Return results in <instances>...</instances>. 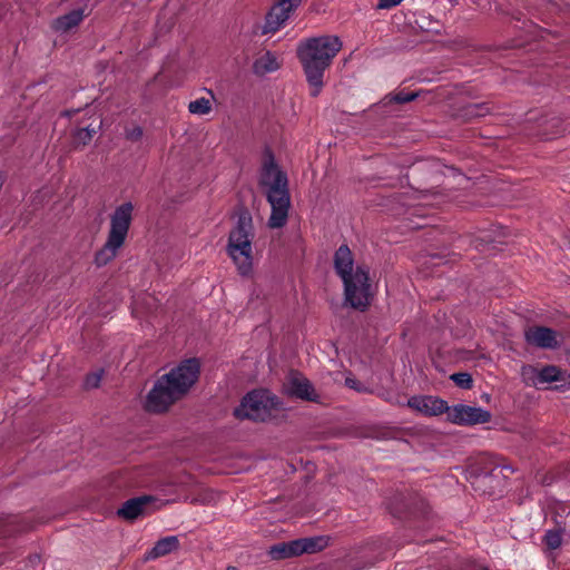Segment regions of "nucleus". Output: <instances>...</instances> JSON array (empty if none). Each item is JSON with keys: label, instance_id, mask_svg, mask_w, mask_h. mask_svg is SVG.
Returning <instances> with one entry per match:
<instances>
[{"label": "nucleus", "instance_id": "1", "mask_svg": "<svg viewBox=\"0 0 570 570\" xmlns=\"http://www.w3.org/2000/svg\"><path fill=\"white\" fill-rule=\"evenodd\" d=\"M198 375L199 363L196 358L183 361L155 383L148 393L146 409L154 413L166 411L188 392L196 383Z\"/></svg>", "mask_w": 570, "mask_h": 570}, {"label": "nucleus", "instance_id": "2", "mask_svg": "<svg viewBox=\"0 0 570 570\" xmlns=\"http://www.w3.org/2000/svg\"><path fill=\"white\" fill-rule=\"evenodd\" d=\"M259 186L271 206L267 225L272 229L286 225L291 208V195L286 174L276 164L272 154H266L259 174Z\"/></svg>", "mask_w": 570, "mask_h": 570}, {"label": "nucleus", "instance_id": "3", "mask_svg": "<svg viewBox=\"0 0 570 570\" xmlns=\"http://www.w3.org/2000/svg\"><path fill=\"white\" fill-rule=\"evenodd\" d=\"M341 49L342 41L336 36H321L299 42L297 56L303 65L312 96L320 94L324 72Z\"/></svg>", "mask_w": 570, "mask_h": 570}, {"label": "nucleus", "instance_id": "4", "mask_svg": "<svg viewBox=\"0 0 570 570\" xmlns=\"http://www.w3.org/2000/svg\"><path fill=\"white\" fill-rule=\"evenodd\" d=\"M334 268L344 284L346 303L353 308L366 309L372 296L368 269L363 265H355L347 245H341L335 252Z\"/></svg>", "mask_w": 570, "mask_h": 570}, {"label": "nucleus", "instance_id": "5", "mask_svg": "<svg viewBox=\"0 0 570 570\" xmlns=\"http://www.w3.org/2000/svg\"><path fill=\"white\" fill-rule=\"evenodd\" d=\"M253 238L252 217L248 214H242L229 234L227 253L243 276H248L253 271Z\"/></svg>", "mask_w": 570, "mask_h": 570}, {"label": "nucleus", "instance_id": "6", "mask_svg": "<svg viewBox=\"0 0 570 570\" xmlns=\"http://www.w3.org/2000/svg\"><path fill=\"white\" fill-rule=\"evenodd\" d=\"M134 206L124 203L118 206L110 217V229L104 247L97 252L95 263L105 266L111 262L124 245L132 219Z\"/></svg>", "mask_w": 570, "mask_h": 570}, {"label": "nucleus", "instance_id": "7", "mask_svg": "<svg viewBox=\"0 0 570 570\" xmlns=\"http://www.w3.org/2000/svg\"><path fill=\"white\" fill-rule=\"evenodd\" d=\"M278 407L279 402L275 395L266 390H257L244 396L240 405L235 409L234 414L238 419L265 421Z\"/></svg>", "mask_w": 570, "mask_h": 570}, {"label": "nucleus", "instance_id": "8", "mask_svg": "<svg viewBox=\"0 0 570 570\" xmlns=\"http://www.w3.org/2000/svg\"><path fill=\"white\" fill-rule=\"evenodd\" d=\"M520 374L528 386L538 389L551 383L570 384V375L556 365H546L541 368L533 365H523Z\"/></svg>", "mask_w": 570, "mask_h": 570}, {"label": "nucleus", "instance_id": "9", "mask_svg": "<svg viewBox=\"0 0 570 570\" xmlns=\"http://www.w3.org/2000/svg\"><path fill=\"white\" fill-rule=\"evenodd\" d=\"M446 414L450 422L459 425L487 423L491 419L490 412L481 407H474L464 404L448 407Z\"/></svg>", "mask_w": 570, "mask_h": 570}, {"label": "nucleus", "instance_id": "10", "mask_svg": "<svg viewBox=\"0 0 570 570\" xmlns=\"http://www.w3.org/2000/svg\"><path fill=\"white\" fill-rule=\"evenodd\" d=\"M528 344L544 350H556L560 346L559 334L546 326H530L524 331Z\"/></svg>", "mask_w": 570, "mask_h": 570}, {"label": "nucleus", "instance_id": "11", "mask_svg": "<svg viewBox=\"0 0 570 570\" xmlns=\"http://www.w3.org/2000/svg\"><path fill=\"white\" fill-rule=\"evenodd\" d=\"M284 390L287 394L305 401L316 402L320 399L312 383L299 373L288 375Z\"/></svg>", "mask_w": 570, "mask_h": 570}, {"label": "nucleus", "instance_id": "12", "mask_svg": "<svg viewBox=\"0 0 570 570\" xmlns=\"http://www.w3.org/2000/svg\"><path fill=\"white\" fill-rule=\"evenodd\" d=\"M294 9L296 8L293 4L284 0H278L266 17L263 32L269 33L277 31L286 22Z\"/></svg>", "mask_w": 570, "mask_h": 570}, {"label": "nucleus", "instance_id": "13", "mask_svg": "<svg viewBox=\"0 0 570 570\" xmlns=\"http://www.w3.org/2000/svg\"><path fill=\"white\" fill-rule=\"evenodd\" d=\"M407 405L414 411L429 415H440L448 411L446 403L433 396H413L407 401Z\"/></svg>", "mask_w": 570, "mask_h": 570}, {"label": "nucleus", "instance_id": "14", "mask_svg": "<svg viewBox=\"0 0 570 570\" xmlns=\"http://www.w3.org/2000/svg\"><path fill=\"white\" fill-rule=\"evenodd\" d=\"M179 548V539L176 535L165 537L158 540L155 546L146 552L144 559L146 561L165 557Z\"/></svg>", "mask_w": 570, "mask_h": 570}, {"label": "nucleus", "instance_id": "15", "mask_svg": "<svg viewBox=\"0 0 570 570\" xmlns=\"http://www.w3.org/2000/svg\"><path fill=\"white\" fill-rule=\"evenodd\" d=\"M282 62L277 55L272 51H265L253 63V71L258 76H264L279 69Z\"/></svg>", "mask_w": 570, "mask_h": 570}, {"label": "nucleus", "instance_id": "16", "mask_svg": "<svg viewBox=\"0 0 570 570\" xmlns=\"http://www.w3.org/2000/svg\"><path fill=\"white\" fill-rule=\"evenodd\" d=\"M150 501L149 497L130 499L124 503L118 514L127 520H134L142 513L145 505Z\"/></svg>", "mask_w": 570, "mask_h": 570}, {"label": "nucleus", "instance_id": "17", "mask_svg": "<svg viewBox=\"0 0 570 570\" xmlns=\"http://www.w3.org/2000/svg\"><path fill=\"white\" fill-rule=\"evenodd\" d=\"M209 98L200 97L188 104V111L191 115L205 116L212 112L213 104L215 101V95L213 90H206Z\"/></svg>", "mask_w": 570, "mask_h": 570}, {"label": "nucleus", "instance_id": "18", "mask_svg": "<svg viewBox=\"0 0 570 570\" xmlns=\"http://www.w3.org/2000/svg\"><path fill=\"white\" fill-rule=\"evenodd\" d=\"M298 544L296 540L289 542H282L275 546H272L268 550V554L273 560H282L298 556L297 552Z\"/></svg>", "mask_w": 570, "mask_h": 570}, {"label": "nucleus", "instance_id": "19", "mask_svg": "<svg viewBox=\"0 0 570 570\" xmlns=\"http://www.w3.org/2000/svg\"><path fill=\"white\" fill-rule=\"evenodd\" d=\"M83 19V13L81 10H73L55 21V29L59 31H68L75 27H77Z\"/></svg>", "mask_w": 570, "mask_h": 570}, {"label": "nucleus", "instance_id": "20", "mask_svg": "<svg viewBox=\"0 0 570 570\" xmlns=\"http://www.w3.org/2000/svg\"><path fill=\"white\" fill-rule=\"evenodd\" d=\"M296 543L298 544V556L302 553H313L322 550L325 547V541L322 538L297 539Z\"/></svg>", "mask_w": 570, "mask_h": 570}, {"label": "nucleus", "instance_id": "21", "mask_svg": "<svg viewBox=\"0 0 570 570\" xmlns=\"http://www.w3.org/2000/svg\"><path fill=\"white\" fill-rule=\"evenodd\" d=\"M95 132H96V128L85 127V128L78 129L73 136L75 144L77 146L87 145L91 140Z\"/></svg>", "mask_w": 570, "mask_h": 570}, {"label": "nucleus", "instance_id": "22", "mask_svg": "<svg viewBox=\"0 0 570 570\" xmlns=\"http://www.w3.org/2000/svg\"><path fill=\"white\" fill-rule=\"evenodd\" d=\"M544 542L550 549H558L562 543V535L557 530H549L544 535Z\"/></svg>", "mask_w": 570, "mask_h": 570}, {"label": "nucleus", "instance_id": "23", "mask_svg": "<svg viewBox=\"0 0 570 570\" xmlns=\"http://www.w3.org/2000/svg\"><path fill=\"white\" fill-rule=\"evenodd\" d=\"M451 379L460 387L470 389L472 386V377L468 373H455L451 375Z\"/></svg>", "mask_w": 570, "mask_h": 570}, {"label": "nucleus", "instance_id": "24", "mask_svg": "<svg viewBox=\"0 0 570 570\" xmlns=\"http://www.w3.org/2000/svg\"><path fill=\"white\" fill-rule=\"evenodd\" d=\"M416 97L415 94H407V92H397L394 95H390L385 98L389 102H396V104H404L412 101Z\"/></svg>", "mask_w": 570, "mask_h": 570}, {"label": "nucleus", "instance_id": "25", "mask_svg": "<svg viewBox=\"0 0 570 570\" xmlns=\"http://www.w3.org/2000/svg\"><path fill=\"white\" fill-rule=\"evenodd\" d=\"M102 376V371H97L87 375L85 386L87 389H95L99 385Z\"/></svg>", "mask_w": 570, "mask_h": 570}, {"label": "nucleus", "instance_id": "26", "mask_svg": "<svg viewBox=\"0 0 570 570\" xmlns=\"http://www.w3.org/2000/svg\"><path fill=\"white\" fill-rule=\"evenodd\" d=\"M142 129L138 126L126 129V137L131 141H138L142 137Z\"/></svg>", "mask_w": 570, "mask_h": 570}, {"label": "nucleus", "instance_id": "27", "mask_svg": "<svg viewBox=\"0 0 570 570\" xmlns=\"http://www.w3.org/2000/svg\"><path fill=\"white\" fill-rule=\"evenodd\" d=\"M403 0H380L377 7L380 9H387L400 4Z\"/></svg>", "mask_w": 570, "mask_h": 570}, {"label": "nucleus", "instance_id": "28", "mask_svg": "<svg viewBox=\"0 0 570 570\" xmlns=\"http://www.w3.org/2000/svg\"><path fill=\"white\" fill-rule=\"evenodd\" d=\"M473 109H475V111H470V114H473L475 116H482L484 115L485 111H488V108L482 106H474Z\"/></svg>", "mask_w": 570, "mask_h": 570}, {"label": "nucleus", "instance_id": "29", "mask_svg": "<svg viewBox=\"0 0 570 570\" xmlns=\"http://www.w3.org/2000/svg\"><path fill=\"white\" fill-rule=\"evenodd\" d=\"M346 385L352 389L360 390L358 386H356V382L354 379H346Z\"/></svg>", "mask_w": 570, "mask_h": 570}, {"label": "nucleus", "instance_id": "30", "mask_svg": "<svg viewBox=\"0 0 570 570\" xmlns=\"http://www.w3.org/2000/svg\"><path fill=\"white\" fill-rule=\"evenodd\" d=\"M226 570H239V569H238L237 567L229 566V567H227V569H226Z\"/></svg>", "mask_w": 570, "mask_h": 570}]
</instances>
